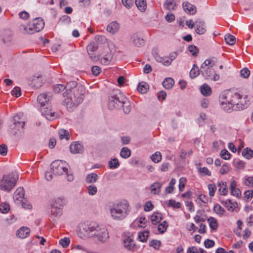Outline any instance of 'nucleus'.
<instances>
[{"mask_svg":"<svg viewBox=\"0 0 253 253\" xmlns=\"http://www.w3.org/2000/svg\"><path fill=\"white\" fill-rule=\"evenodd\" d=\"M248 95L240 92L228 91L220 97V106L226 112L243 110L247 107Z\"/></svg>","mask_w":253,"mask_h":253,"instance_id":"nucleus-1","label":"nucleus"},{"mask_svg":"<svg viewBox=\"0 0 253 253\" xmlns=\"http://www.w3.org/2000/svg\"><path fill=\"white\" fill-rule=\"evenodd\" d=\"M65 88L66 91L63 93L65 97L63 104L67 108L71 109L82 102L85 92L84 86L78 85L75 81H71L67 84Z\"/></svg>","mask_w":253,"mask_h":253,"instance_id":"nucleus-2","label":"nucleus"},{"mask_svg":"<svg viewBox=\"0 0 253 253\" xmlns=\"http://www.w3.org/2000/svg\"><path fill=\"white\" fill-rule=\"evenodd\" d=\"M128 208L129 205L126 202L114 204L110 208L111 216L115 220H122L128 214Z\"/></svg>","mask_w":253,"mask_h":253,"instance_id":"nucleus-3","label":"nucleus"},{"mask_svg":"<svg viewBox=\"0 0 253 253\" xmlns=\"http://www.w3.org/2000/svg\"><path fill=\"white\" fill-rule=\"evenodd\" d=\"M98 224L94 222H85L79 226L78 235L81 238L84 239L95 236Z\"/></svg>","mask_w":253,"mask_h":253,"instance_id":"nucleus-4","label":"nucleus"},{"mask_svg":"<svg viewBox=\"0 0 253 253\" xmlns=\"http://www.w3.org/2000/svg\"><path fill=\"white\" fill-rule=\"evenodd\" d=\"M17 179L12 174L3 175L0 180V189L4 192H9L15 187Z\"/></svg>","mask_w":253,"mask_h":253,"instance_id":"nucleus-5","label":"nucleus"},{"mask_svg":"<svg viewBox=\"0 0 253 253\" xmlns=\"http://www.w3.org/2000/svg\"><path fill=\"white\" fill-rule=\"evenodd\" d=\"M124 94L120 90H117L111 94L109 97L108 106L110 110L118 109L122 106V101Z\"/></svg>","mask_w":253,"mask_h":253,"instance_id":"nucleus-6","label":"nucleus"},{"mask_svg":"<svg viewBox=\"0 0 253 253\" xmlns=\"http://www.w3.org/2000/svg\"><path fill=\"white\" fill-rule=\"evenodd\" d=\"M25 124V119L23 114L19 113L13 116L9 127L11 129L14 130L15 132H16V131L22 132L24 128Z\"/></svg>","mask_w":253,"mask_h":253,"instance_id":"nucleus-7","label":"nucleus"},{"mask_svg":"<svg viewBox=\"0 0 253 253\" xmlns=\"http://www.w3.org/2000/svg\"><path fill=\"white\" fill-rule=\"evenodd\" d=\"M44 23L41 18H36L28 26H24L23 30L25 33L34 34L41 31L44 27Z\"/></svg>","mask_w":253,"mask_h":253,"instance_id":"nucleus-8","label":"nucleus"},{"mask_svg":"<svg viewBox=\"0 0 253 253\" xmlns=\"http://www.w3.org/2000/svg\"><path fill=\"white\" fill-rule=\"evenodd\" d=\"M214 61L211 59H206L201 66V73L205 79L211 78V74L215 73L212 69L214 65Z\"/></svg>","mask_w":253,"mask_h":253,"instance_id":"nucleus-9","label":"nucleus"},{"mask_svg":"<svg viewBox=\"0 0 253 253\" xmlns=\"http://www.w3.org/2000/svg\"><path fill=\"white\" fill-rule=\"evenodd\" d=\"M51 169L54 174L61 175L64 173H67L68 166L65 162L61 160H56L51 164Z\"/></svg>","mask_w":253,"mask_h":253,"instance_id":"nucleus-10","label":"nucleus"},{"mask_svg":"<svg viewBox=\"0 0 253 253\" xmlns=\"http://www.w3.org/2000/svg\"><path fill=\"white\" fill-rule=\"evenodd\" d=\"M94 237H96L97 240L101 243L105 242L109 238V233L107 229L104 227L99 226L98 225L95 233V236Z\"/></svg>","mask_w":253,"mask_h":253,"instance_id":"nucleus-11","label":"nucleus"},{"mask_svg":"<svg viewBox=\"0 0 253 253\" xmlns=\"http://www.w3.org/2000/svg\"><path fill=\"white\" fill-rule=\"evenodd\" d=\"M102 37L99 36H97L95 37V40L96 41V42H91L89 44H88L87 46L86 49L87 51V52L89 55L90 58L92 60H95L96 59L95 56L93 55V52L95 51H96L98 48V43H97V41H99L100 39H102Z\"/></svg>","mask_w":253,"mask_h":253,"instance_id":"nucleus-12","label":"nucleus"},{"mask_svg":"<svg viewBox=\"0 0 253 253\" xmlns=\"http://www.w3.org/2000/svg\"><path fill=\"white\" fill-rule=\"evenodd\" d=\"M195 24L196 26L195 31L198 34L202 35L206 33L207 31L206 26L204 21L197 19L195 21Z\"/></svg>","mask_w":253,"mask_h":253,"instance_id":"nucleus-13","label":"nucleus"},{"mask_svg":"<svg viewBox=\"0 0 253 253\" xmlns=\"http://www.w3.org/2000/svg\"><path fill=\"white\" fill-rule=\"evenodd\" d=\"M124 245L125 249L128 251H133L136 247L135 242L131 236H127L124 239Z\"/></svg>","mask_w":253,"mask_h":253,"instance_id":"nucleus-14","label":"nucleus"},{"mask_svg":"<svg viewBox=\"0 0 253 253\" xmlns=\"http://www.w3.org/2000/svg\"><path fill=\"white\" fill-rule=\"evenodd\" d=\"M51 97L50 93H42L38 96L37 101L42 107H43L45 106V103L50 100Z\"/></svg>","mask_w":253,"mask_h":253,"instance_id":"nucleus-15","label":"nucleus"},{"mask_svg":"<svg viewBox=\"0 0 253 253\" xmlns=\"http://www.w3.org/2000/svg\"><path fill=\"white\" fill-rule=\"evenodd\" d=\"M30 229L27 227L22 226L16 231V236L18 238L25 239L29 236Z\"/></svg>","mask_w":253,"mask_h":253,"instance_id":"nucleus-16","label":"nucleus"},{"mask_svg":"<svg viewBox=\"0 0 253 253\" xmlns=\"http://www.w3.org/2000/svg\"><path fill=\"white\" fill-rule=\"evenodd\" d=\"M24 190L23 188L19 187L14 192L13 199L17 204L24 200Z\"/></svg>","mask_w":253,"mask_h":253,"instance_id":"nucleus-17","label":"nucleus"},{"mask_svg":"<svg viewBox=\"0 0 253 253\" xmlns=\"http://www.w3.org/2000/svg\"><path fill=\"white\" fill-rule=\"evenodd\" d=\"M70 150L72 153L78 154L82 153L84 151V148L81 143L78 142H75L71 144Z\"/></svg>","mask_w":253,"mask_h":253,"instance_id":"nucleus-18","label":"nucleus"},{"mask_svg":"<svg viewBox=\"0 0 253 253\" xmlns=\"http://www.w3.org/2000/svg\"><path fill=\"white\" fill-rule=\"evenodd\" d=\"M153 55L158 62L162 63L164 66H169L171 64V61L167 56L161 57L157 52L153 53Z\"/></svg>","mask_w":253,"mask_h":253,"instance_id":"nucleus-19","label":"nucleus"},{"mask_svg":"<svg viewBox=\"0 0 253 253\" xmlns=\"http://www.w3.org/2000/svg\"><path fill=\"white\" fill-rule=\"evenodd\" d=\"M182 7L184 10L190 14H194L196 12V7L195 5L188 2H184L182 3Z\"/></svg>","mask_w":253,"mask_h":253,"instance_id":"nucleus-20","label":"nucleus"},{"mask_svg":"<svg viewBox=\"0 0 253 253\" xmlns=\"http://www.w3.org/2000/svg\"><path fill=\"white\" fill-rule=\"evenodd\" d=\"M12 33L9 30H4L1 35V39L4 43L8 44L12 40Z\"/></svg>","mask_w":253,"mask_h":253,"instance_id":"nucleus-21","label":"nucleus"},{"mask_svg":"<svg viewBox=\"0 0 253 253\" xmlns=\"http://www.w3.org/2000/svg\"><path fill=\"white\" fill-rule=\"evenodd\" d=\"M120 29V24L116 21L110 23L107 27V30L112 34L116 33Z\"/></svg>","mask_w":253,"mask_h":253,"instance_id":"nucleus-22","label":"nucleus"},{"mask_svg":"<svg viewBox=\"0 0 253 253\" xmlns=\"http://www.w3.org/2000/svg\"><path fill=\"white\" fill-rule=\"evenodd\" d=\"M236 186L237 182L234 180H232L230 185V193L232 195L239 197L241 195V193L240 189L236 188Z\"/></svg>","mask_w":253,"mask_h":253,"instance_id":"nucleus-23","label":"nucleus"},{"mask_svg":"<svg viewBox=\"0 0 253 253\" xmlns=\"http://www.w3.org/2000/svg\"><path fill=\"white\" fill-rule=\"evenodd\" d=\"M66 204L64 199L61 197H57L54 199L50 204V207H55L62 209Z\"/></svg>","mask_w":253,"mask_h":253,"instance_id":"nucleus-24","label":"nucleus"},{"mask_svg":"<svg viewBox=\"0 0 253 253\" xmlns=\"http://www.w3.org/2000/svg\"><path fill=\"white\" fill-rule=\"evenodd\" d=\"M124 112L126 114H128L131 110L130 103L127 98L124 95L122 101V106Z\"/></svg>","mask_w":253,"mask_h":253,"instance_id":"nucleus-25","label":"nucleus"},{"mask_svg":"<svg viewBox=\"0 0 253 253\" xmlns=\"http://www.w3.org/2000/svg\"><path fill=\"white\" fill-rule=\"evenodd\" d=\"M133 44L137 47H140L144 45V41L141 37L136 34H134L131 36Z\"/></svg>","mask_w":253,"mask_h":253,"instance_id":"nucleus-26","label":"nucleus"},{"mask_svg":"<svg viewBox=\"0 0 253 253\" xmlns=\"http://www.w3.org/2000/svg\"><path fill=\"white\" fill-rule=\"evenodd\" d=\"M162 184L156 182L152 183L150 186V190L152 194L154 195L159 194L161 191Z\"/></svg>","mask_w":253,"mask_h":253,"instance_id":"nucleus-27","label":"nucleus"},{"mask_svg":"<svg viewBox=\"0 0 253 253\" xmlns=\"http://www.w3.org/2000/svg\"><path fill=\"white\" fill-rule=\"evenodd\" d=\"M42 77L34 76L32 79L30 84L35 88H39L42 86Z\"/></svg>","mask_w":253,"mask_h":253,"instance_id":"nucleus-28","label":"nucleus"},{"mask_svg":"<svg viewBox=\"0 0 253 253\" xmlns=\"http://www.w3.org/2000/svg\"><path fill=\"white\" fill-rule=\"evenodd\" d=\"M98 176L96 173H91L87 174L85 177V182L88 184H93L98 180Z\"/></svg>","mask_w":253,"mask_h":253,"instance_id":"nucleus-29","label":"nucleus"},{"mask_svg":"<svg viewBox=\"0 0 253 253\" xmlns=\"http://www.w3.org/2000/svg\"><path fill=\"white\" fill-rule=\"evenodd\" d=\"M164 6L169 11H173L175 10L176 4L174 0H166Z\"/></svg>","mask_w":253,"mask_h":253,"instance_id":"nucleus-30","label":"nucleus"},{"mask_svg":"<svg viewBox=\"0 0 253 253\" xmlns=\"http://www.w3.org/2000/svg\"><path fill=\"white\" fill-rule=\"evenodd\" d=\"M222 203L227 208L228 210L231 211H234L235 209L237 207V203L236 202H232L229 199L223 201Z\"/></svg>","mask_w":253,"mask_h":253,"instance_id":"nucleus-31","label":"nucleus"},{"mask_svg":"<svg viewBox=\"0 0 253 253\" xmlns=\"http://www.w3.org/2000/svg\"><path fill=\"white\" fill-rule=\"evenodd\" d=\"M201 93L206 96H209L211 93V89L210 86L206 84L202 85L200 87Z\"/></svg>","mask_w":253,"mask_h":253,"instance_id":"nucleus-32","label":"nucleus"},{"mask_svg":"<svg viewBox=\"0 0 253 253\" xmlns=\"http://www.w3.org/2000/svg\"><path fill=\"white\" fill-rule=\"evenodd\" d=\"M151 220L153 224H157L160 222L162 219V216L161 214L158 212H155L151 215Z\"/></svg>","mask_w":253,"mask_h":253,"instance_id":"nucleus-33","label":"nucleus"},{"mask_svg":"<svg viewBox=\"0 0 253 253\" xmlns=\"http://www.w3.org/2000/svg\"><path fill=\"white\" fill-rule=\"evenodd\" d=\"M218 186L219 187L218 191L220 194L225 195L227 193L228 190L226 182H219L218 183Z\"/></svg>","mask_w":253,"mask_h":253,"instance_id":"nucleus-34","label":"nucleus"},{"mask_svg":"<svg viewBox=\"0 0 253 253\" xmlns=\"http://www.w3.org/2000/svg\"><path fill=\"white\" fill-rule=\"evenodd\" d=\"M135 4L141 11H144L147 7L146 0H135Z\"/></svg>","mask_w":253,"mask_h":253,"instance_id":"nucleus-35","label":"nucleus"},{"mask_svg":"<svg viewBox=\"0 0 253 253\" xmlns=\"http://www.w3.org/2000/svg\"><path fill=\"white\" fill-rule=\"evenodd\" d=\"M174 84V80L171 78H168L163 82L164 87L166 89L171 88Z\"/></svg>","mask_w":253,"mask_h":253,"instance_id":"nucleus-36","label":"nucleus"},{"mask_svg":"<svg viewBox=\"0 0 253 253\" xmlns=\"http://www.w3.org/2000/svg\"><path fill=\"white\" fill-rule=\"evenodd\" d=\"M149 88V85L145 82L140 83L137 87L138 92L141 93H145Z\"/></svg>","mask_w":253,"mask_h":253,"instance_id":"nucleus-37","label":"nucleus"},{"mask_svg":"<svg viewBox=\"0 0 253 253\" xmlns=\"http://www.w3.org/2000/svg\"><path fill=\"white\" fill-rule=\"evenodd\" d=\"M131 155V151L127 147H123L120 152V156L124 159L128 158Z\"/></svg>","mask_w":253,"mask_h":253,"instance_id":"nucleus-38","label":"nucleus"},{"mask_svg":"<svg viewBox=\"0 0 253 253\" xmlns=\"http://www.w3.org/2000/svg\"><path fill=\"white\" fill-rule=\"evenodd\" d=\"M201 73L200 70H199V68L195 64L193 65V68L190 71V76L191 78H194L198 76Z\"/></svg>","mask_w":253,"mask_h":253,"instance_id":"nucleus-39","label":"nucleus"},{"mask_svg":"<svg viewBox=\"0 0 253 253\" xmlns=\"http://www.w3.org/2000/svg\"><path fill=\"white\" fill-rule=\"evenodd\" d=\"M59 138L60 139H66L68 140L70 139V134L68 131L64 129H61L58 132Z\"/></svg>","mask_w":253,"mask_h":253,"instance_id":"nucleus-40","label":"nucleus"},{"mask_svg":"<svg viewBox=\"0 0 253 253\" xmlns=\"http://www.w3.org/2000/svg\"><path fill=\"white\" fill-rule=\"evenodd\" d=\"M242 154L245 158L250 159L253 157V151L247 148L243 150Z\"/></svg>","mask_w":253,"mask_h":253,"instance_id":"nucleus-41","label":"nucleus"},{"mask_svg":"<svg viewBox=\"0 0 253 253\" xmlns=\"http://www.w3.org/2000/svg\"><path fill=\"white\" fill-rule=\"evenodd\" d=\"M176 180L174 178H172L170 179L169 186L166 188L165 191L167 193H171L172 192L174 189V185L175 184Z\"/></svg>","mask_w":253,"mask_h":253,"instance_id":"nucleus-42","label":"nucleus"},{"mask_svg":"<svg viewBox=\"0 0 253 253\" xmlns=\"http://www.w3.org/2000/svg\"><path fill=\"white\" fill-rule=\"evenodd\" d=\"M86 188L87 193L90 196H94L97 192V188L95 185L93 184L88 186Z\"/></svg>","mask_w":253,"mask_h":253,"instance_id":"nucleus-43","label":"nucleus"},{"mask_svg":"<svg viewBox=\"0 0 253 253\" xmlns=\"http://www.w3.org/2000/svg\"><path fill=\"white\" fill-rule=\"evenodd\" d=\"M62 209L60 208L51 207V213L55 217L59 216L62 214Z\"/></svg>","mask_w":253,"mask_h":253,"instance_id":"nucleus-44","label":"nucleus"},{"mask_svg":"<svg viewBox=\"0 0 253 253\" xmlns=\"http://www.w3.org/2000/svg\"><path fill=\"white\" fill-rule=\"evenodd\" d=\"M224 40L226 42L230 45H233L235 42V37L230 34H227L225 36Z\"/></svg>","mask_w":253,"mask_h":253,"instance_id":"nucleus-45","label":"nucleus"},{"mask_svg":"<svg viewBox=\"0 0 253 253\" xmlns=\"http://www.w3.org/2000/svg\"><path fill=\"white\" fill-rule=\"evenodd\" d=\"M210 228L212 230H215L217 227V221L215 218L210 217L208 219Z\"/></svg>","mask_w":253,"mask_h":253,"instance_id":"nucleus-46","label":"nucleus"},{"mask_svg":"<svg viewBox=\"0 0 253 253\" xmlns=\"http://www.w3.org/2000/svg\"><path fill=\"white\" fill-rule=\"evenodd\" d=\"M120 166V163L116 158L112 159L109 162V168L111 169H114L118 168Z\"/></svg>","mask_w":253,"mask_h":253,"instance_id":"nucleus-47","label":"nucleus"},{"mask_svg":"<svg viewBox=\"0 0 253 253\" xmlns=\"http://www.w3.org/2000/svg\"><path fill=\"white\" fill-rule=\"evenodd\" d=\"M149 236V232L147 231H145L143 232L140 233L138 235V239L140 241L145 242L147 241Z\"/></svg>","mask_w":253,"mask_h":253,"instance_id":"nucleus-48","label":"nucleus"},{"mask_svg":"<svg viewBox=\"0 0 253 253\" xmlns=\"http://www.w3.org/2000/svg\"><path fill=\"white\" fill-rule=\"evenodd\" d=\"M10 210V207L8 204L6 203H2L0 204V211L3 213H7Z\"/></svg>","mask_w":253,"mask_h":253,"instance_id":"nucleus-49","label":"nucleus"},{"mask_svg":"<svg viewBox=\"0 0 253 253\" xmlns=\"http://www.w3.org/2000/svg\"><path fill=\"white\" fill-rule=\"evenodd\" d=\"M168 226L167 222L164 221L158 225V230L160 233L163 234L166 231Z\"/></svg>","mask_w":253,"mask_h":253,"instance_id":"nucleus-50","label":"nucleus"},{"mask_svg":"<svg viewBox=\"0 0 253 253\" xmlns=\"http://www.w3.org/2000/svg\"><path fill=\"white\" fill-rule=\"evenodd\" d=\"M152 161L154 163H159L162 159V156L160 152H156L151 156Z\"/></svg>","mask_w":253,"mask_h":253,"instance_id":"nucleus-51","label":"nucleus"},{"mask_svg":"<svg viewBox=\"0 0 253 253\" xmlns=\"http://www.w3.org/2000/svg\"><path fill=\"white\" fill-rule=\"evenodd\" d=\"M112 58L111 54H107L101 58V63L104 65H108Z\"/></svg>","mask_w":253,"mask_h":253,"instance_id":"nucleus-52","label":"nucleus"},{"mask_svg":"<svg viewBox=\"0 0 253 253\" xmlns=\"http://www.w3.org/2000/svg\"><path fill=\"white\" fill-rule=\"evenodd\" d=\"M189 51L192 54L193 56H197L198 52L199 49L197 46L194 45H190L188 47Z\"/></svg>","mask_w":253,"mask_h":253,"instance_id":"nucleus-53","label":"nucleus"},{"mask_svg":"<svg viewBox=\"0 0 253 253\" xmlns=\"http://www.w3.org/2000/svg\"><path fill=\"white\" fill-rule=\"evenodd\" d=\"M206 114L205 113H201L199 118L197 120V123L200 126H203L205 124V121L206 119Z\"/></svg>","mask_w":253,"mask_h":253,"instance_id":"nucleus-54","label":"nucleus"},{"mask_svg":"<svg viewBox=\"0 0 253 253\" xmlns=\"http://www.w3.org/2000/svg\"><path fill=\"white\" fill-rule=\"evenodd\" d=\"M70 242L69 238L67 237H65L59 240L60 245L64 248H67L69 245Z\"/></svg>","mask_w":253,"mask_h":253,"instance_id":"nucleus-55","label":"nucleus"},{"mask_svg":"<svg viewBox=\"0 0 253 253\" xmlns=\"http://www.w3.org/2000/svg\"><path fill=\"white\" fill-rule=\"evenodd\" d=\"M209 191V195L211 197L214 195L215 192L216 190V186L214 184H210L208 185Z\"/></svg>","mask_w":253,"mask_h":253,"instance_id":"nucleus-56","label":"nucleus"},{"mask_svg":"<svg viewBox=\"0 0 253 253\" xmlns=\"http://www.w3.org/2000/svg\"><path fill=\"white\" fill-rule=\"evenodd\" d=\"M250 74V70L247 68H244L240 71V76L243 78H248Z\"/></svg>","mask_w":253,"mask_h":253,"instance_id":"nucleus-57","label":"nucleus"},{"mask_svg":"<svg viewBox=\"0 0 253 253\" xmlns=\"http://www.w3.org/2000/svg\"><path fill=\"white\" fill-rule=\"evenodd\" d=\"M154 205L151 201H147L144 205V210L145 211H149L153 210Z\"/></svg>","mask_w":253,"mask_h":253,"instance_id":"nucleus-58","label":"nucleus"},{"mask_svg":"<svg viewBox=\"0 0 253 253\" xmlns=\"http://www.w3.org/2000/svg\"><path fill=\"white\" fill-rule=\"evenodd\" d=\"M198 171L203 176L211 175V172L206 167L201 168L199 169Z\"/></svg>","mask_w":253,"mask_h":253,"instance_id":"nucleus-59","label":"nucleus"},{"mask_svg":"<svg viewBox=\"0 0 253 253\" xmlns=\"http://www.w3.org/2000/svg\"><path fill=\"white\" fill-rule=\"evenodd\" d=\"M65 89L64 85L61 84H57L53 86V90L56 93H59Z\"/></svg>","mask_w":253,"mask_h":253,"instance_id":"nucleus-60","label":"nucleus"},{"mask_svg":"<svg viewBox=\"0 0 253 253\" xmlns=\"http://www.w3.org/2000/svg\"><path fill=\"white\" fill-rule=\"evenodd\" d=\"M213 210L216 213L219 214H222L224 212V209L218 204H217L214 206Z\"/></svg>","mask_w":253,"mask_h":253,"instance_id":"nucleus-61","label":"nucleus"},{"mask_svg":"<svg viewBox=\"0 0 253 253\" xmlns=\"http://www.w3.org/2000/svg\"><path fill=\"white\" fill-rule=\"evenodd\" d=\"M220 156L224 160H229L230 158V154L226 150H223L220 152Z\"/></svg>","mask_w":253,"mask_h":253,"instance_id":"nucleus-62","label":"nucleus"},{"mask_svg":"<svg viewBox=\"0 0 253 253\" xmlns=\"http://www.w3.org/2000/svg\"><path fill=\"white\" fill-rule=\"evenodd\" d=\"M11 94L16 97L20 96L21 94V89L19 87H15L11 91Z\"/></svg>","mask_w":253,"mask_h":253,"instance_id":"nucleus-63","label":"nucleus"},{"mask_svg":"<svg viewBox=\"0 0 253 253\" xmlns=\"http://www.w3.org/2000/svg\"><path fill=\"white\" fill-rule=\"evenodd\" d=\"M186 182V179L185 178L181 177L179 179V190L180 191H183Z\"/></svg>","mask_w":253,"mask_h":253,"instance_id":"nucleus-64","label":"nucleus"}]
</instances>
